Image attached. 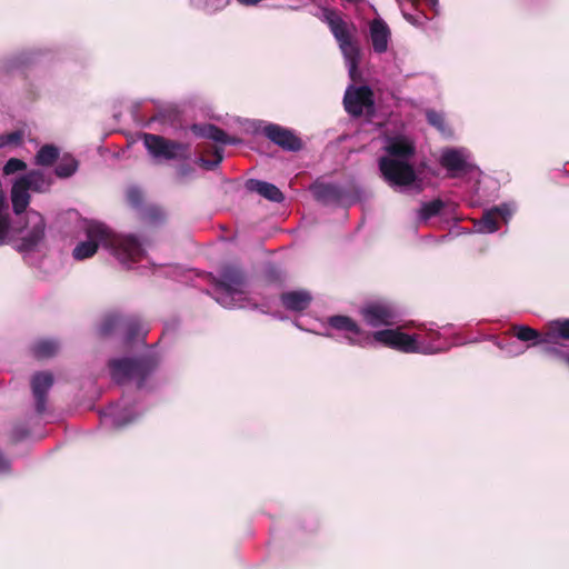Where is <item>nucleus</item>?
I'll return each mask as SVG.
<instances>
[{
    "mask_svg": "<svg viewBox=\"0 0 569 569\" xmlns=\"http://www.w3.org/2000/svg\"><path fill=\"white\" fill-rule=\"evenodd\" d=\"M372 339L395 350L415 353L419 351V345L415 336L401 332L399 329H383L372 333Z\"/></svg>",
    "mask_w": 569,
    "mask_h": 569,
    "instance_id": "nucleus-8",
    "label": "nucleus"
},
{
    "mask_svg": "<svg viewBox=\"0 0 569 569\" xmlns=\"http://www.w3.org/2000/svg\"><path fill=\"white\" fill-rule=\"evenodd\" d=\"M326 18L330 31L338 42L346 41L347 39L351 38L347 23L339 16L330 11Z\"/></svg>",
    "mask_w": 569,
    "mask_h": 569,
    "instance_id": "nucleus-26",
    "label": "nucleus"
},
{
    "mask_svg": "<svg viewBox=\"0 0 569 569\" xmlns=\"http://www.w3.org/2000/svg\"><path fill=\"white\" fill-rule=\"evenodd\" d=\"M405 18H406L408 21H411V22H412V16H410V14H405Z\"/></svg>",
    "mask_w": 569,
    "mask_h": 569,
    "instance_id": "nucleus-46",
    "label": "nucleus"
},
{
    "mask_svg": "<svg viewBox=\"0 0 569 569\" xmlns=\"http://www.w3.org/2000/svg\"><path fill=\"white\" fill-rule=\"evenodd\" d=\"M53 385V376L48 371L37 372L31 378V389L36 411L42 415L47 409V396Z\"/></svg>",
    "mask_w": 569,
    "mask_h": 569,
    "instance_id": "nucleus-11",
    "label": "nucleus"
},
{
    "mask_svg": "<svg viewBox=\"0 0 569 569\" xmlns=\"http://www.w3.org/2000/svg\"><path fill=\"white\" fill-rule=\"evenodd\" d=\"M379 169L383 179L391 186L407 187L412 184L417 178L410 163L390 157L379 159Z\"/></svg>",
    "mask_w": 569,
    "mask_h": 569,
    "instance_id": "nucleus-4",
    "label": "nucleus"
},
{
    "mask_svg": "<svg viewBox=\"0 0 569 569\" xmlns=\"http://www.w3.org/2000/svg\"><path fill=\"white\" fill-rule=\"evenodd\" d=\"M569 341V318L556 319L546 323V339L549 345Z\"/></svg>",
    "mask_w": 569,
    "mask_h": 569,
    "instance_id": "nucleus-17",
    "label": "nucleus"
},
{
    "mask_svg": "<svg viewBox=\"0 0 569 569\" xmlns=\"http://www.w3.org/2000/svg\"><path fill=\"white\" fill-rule=\"evenodd\" d=\"M121 320L122 315L119 313H109L107 315L100 326H99V335L101 337H109L117 332L118 330L121 331Z\"/></svg>",
    "mask_w": 569,
    "mask_h": 569,
    "instance_id": "nucleus-30",
    "label": "nucleus"
},
{
    "mask_svg": "<svg viewBox=\"0 0 569 569\" xmlns=\"http://www.w3.org/2000/svg\"><path fill=\"white\" fill-rule=\"evenodd\" d=\"M127 201L128 203L136 209L138 212L141 210V208L144 207L143 204V192L139 187L132 186L127 189L126 192Z\"/></svg>",
    "mask_w": 569,
    "mask_h": 569,
    "instance_id": "nucleus-35",
    "label": "nucleus"
},
{
    "mask_svg": "<svg viewBox=\"0 0 569 569\" xmlns=\"http://www.w3.org/2000/svg\"><path fill=\"white\" fill-rule=\"evenodd\" d=\"M328 323L336 330L346 331L357 337H360L365 333L358 323L348 316H332L328 319Z\"/></svg>",
    "mask_w": 569,
    "mask_h": 569,
    "instance_id": "nucleus-24",
    "label": "nucleus"
},
{
    "mask_svg": "<svg viewBox=\"0 0 569 569\" xmlns=\"http://www.w3.org/2000/svg\"><path fill=\"white\" fill-rule=\"evenodd\" d=\"M390 37V30L387 23L381 19H375L370 23V38L373 50L377 53L386 52L388 49V41Z\"/></svg>",
    "mask_w": 569,
    "mask_h": 569,
    "instance_id": "nucleus-15",
    "label": "nucleus"
},
{
    "mask_svg": "<svg viewBox=\"0 0 569 569\" xmlns=\"http://www.w3.org/2000/svg\"><path fill=\"white\" fill-rule=\"evenodd\" d=\"M28 220L31 223V228L21 238L20 249L23 251L33 250L43 240L46 232V221L39 212H29Z\"/></svg>",
    "mask_w": 569,
    "mask_h": 569,
    "instance_id": "nucleus-12",
    "label": "nucleus"
},
{
    "mask_svg": "<svg viewBox=\"0 0 569 569\" xmlns=\"http://www.w3.org/2000/svg\"><path fill=\"white\" fill-rule=\"evenodd\" d=\"M6 206V199L2 192H0V212H2L3 208Z\"/></svg>",
    "mask_w": 569,
    "mask_h": 569,
    "instance_id": "nucleus-43",
    "label": "nucleus"
},
{
    "mask_svg": "<svg viewBox=\"0 0 569 569\" xmlns=\"http://www.w3.org/2000/svg\"><path fill=\"white\" fill-rule=\"evenodd\" d=\"M280 301L287 310L301 312L309 308L312 296L307 290H292L281 293Z\"/></svg>",
    "mask_w": 569,
    "mask_h": 569,
    "instance_id": "nucleus-13",
    "label": "nucleus"
},
{
    "mask_svg": "<svg viewBox=\"0 0 569 569\" xmlns=\"http://www.w3.org/2000/svg\"><path fill=\"white\" fill-rule=\"evenodd\" d=\"M262 132L270 141L283 150L295 152L302 149L301 139L292 130L271 123L266 126Z\"/></svg>",
    "mask_w": 569,
    "mask_h": 569,
    "instance_id": "nucleus-10",
    "label": "nucleus"
},
{
    "mask_svg": "<svg viewBox=\"0 0 569 569\" xmlns=\"http://www.w3.org/2000/svg\"><path fill=\"white\" fill-rule=\"evenodd\" d=\"M510 333L525 342H531V346L549 345L546 339V326L542 331H538L531 327L523 325H513L510 328Z\"/></svg>",
    "mask_w": 569,
    "mask_h": 569,
    "instance_id": "nucleus-18",
    "label": "nucleus"
},
{
    "mask_svg": "<svg viewBox=\"0 0 569 569\" xmlns=\"http://www.w3.org/2000/svg\"><path fill=\"white\" fill-rule=\"evenodd\" d=\"M59 159V149L53 144L42 146L36 154V163L39 166H52Z\"/></svg>",
    "mask_w": 569,
    "mask_h": 569,
    "instance_id": "nucleus-31",
    "label": "nucleus"
},
{
    "mask_svg": "<svg viewBox=\"0 0 569 569\" xmlns=\"http://www.w3.org/2000/svg\"><path fill=\"white\" fill-rule=\"evenodd\" d=\"M141 139L148 153L154 160L186 161L191 157V146L189 143L148 132L142 133Z\"/></svg>",
    "mask_w": 569,
    "mask_h": 569,
    "instance_id": "nucleus-3",
    "label": "nucleus"
},
{
    "mask_svg": "<svg viewBox=\"0 0 569 569\" xmlns=\"http://www.w3.org/2000/svg\"><path fill=\"white\" fill-rule=\"evenodd\" d=\"M21 141V133L19 131H13L4 136H0V147H4L8 144H18Z\"/></svg>",
    "mask_w": 569,
    "mask_h": 569,
    "instance_id": "nucleus-39",
    "label": "nucleus"
},
{
    "mask_svg": "<svg viewBox=\"0 0 569 569\" xmlns=\"http://www.w3.org/2000/svg\"><path fill=\"white\" fill-rule=\"evenodd\" d=\"M58 343L53 340H41L33 345L32 352L39 359L54 356L58 351Z\"/></svg>",
    "mask_w": 569,
    "mask_h": 569,
    "instance_id": "nucleus-33",
    "label": "nucleus"
},
{
    "mask_svg": "<svg viewBox=\"0 0 569 569\" xmlns=\"http://www.w3.org/2000/svg\"><path fill=\"white\" fill-rule=\"evenodd\" d=\"M10 220L8 214L0 212V244L4 243V240L9 233Z\"/></svg>",
    "mask_w": 569,
    "mask_h": 569,
    "instance_id": "nucleus-40",
    "label": "nucleus"
},
{
    "mask_svg": "<svg viewBox=\"0 0 569 569\" xmlns=\"http://www.w3.org/2000/svg\"><path fill=\"white\" fill-rule=\"evenodd\" d=\"M121 331L123 332V339L127 343L132 342L141 335H146L143 326L137 316H122Z\"/></svg>",
    "mask_w": 569,
    "mask_h": 569,
    "instance_id": "nucleus-21",
    "label": "nucleus"
},
{
    "mask_svg": "<svg viewBox=\"0 0 569 569\" xmlns=\"http://www.w3.org/2000/svg\"><path fill=\"white\" fill-rule=\"evenodd\" d=\"M246 188L250 192H256V193L260 194L261 197H263L270 201H273V202H282L284 199L283 193L277 186L266 182V181H261V180H257V179H249L246 182Z\"/></svg>",
    "mask_w": 569,
    "mask_h": 569,
    "instance_id": "nucleus-16",
    "label": "nucleus"
},
{
    "mask_svg": "<svg viewBox=\"0 0 569 569\" xmlns=\"http://www.w3.org/2000/svg\"><path fill=\"white\" fill-rule=\"evenodd\" d=\"M212 284L217 295L216 300L224 306H233L236 297L247 291L248 279L243 269L237 264L226 263L220 267L217 277H213Z\"/></svg>",
    "mask_w": 569,
    "mask_h": 569,
    "instance_id": "nucleus-1",
    "label": "nucleus"
},
{
    "mask_svg": "<svg viewBox=\"0 0 569 569\" xmlns=\"http://www.w3.org/2000/svg\"><path fill=\"white\" fill-rule=\"evenodd\" d=\"M156 367L157 361L152 356L112 359L109 361L111 377L117 383L121 385L134 380L138 388L143 387L146 379Z\"/></svg>",
    "mask_w": 569,
    "mask_h": 569,
    "instance_id": "nucleus-2",
    "label": "nucleus"
},
{
    "mask_svg": "<svg viewBox=\"0 0 569 569\" xmlns=\"http://www.w3.org/2000/svg\"><path fill=\"white\" fill-rule=\"evenodd\" d=\"M312 190L316 199L325 203L338 202L345 193L341 187L333 183L315 184Z\"/></svg>",
    "mask_w": 569,
    "mask_h": 569,
    "instance_id": "nucleus-20",
    "label": "nucleus"
},
{
    "mask_svg": "<svg viewBox=\"0 0 569 569\" xmlns=\"http://www.w3.org/2000/svg\"><path fill=\"white\" fill-rule=\"evenodd\" d=\"M87 241L79 242L73 251L72 256L76 260H84L91 258L98 250L99 243L109 240L110 231L101 223H89L86 228Z\"/></svg>",
    "mask_w": 569,
    "mask_h": 569,
    "instance_id": "nucleus-7",
    "label": "nucleus"
},
{
    "mask_svg": "<svg viewBox=\"0 0 569 569\" xmlns=\"http://www.w3.org/2000/svg\"><path fill=\"white\" fill-rule=\"evenodd\" d=\"M443 208L445 202L441 199L425 202L420 209V218L422 220H429L430 218L438 216Z\"/></svg>",
    "mask_w": 569,
    "mask_h": 569,
    "instance_id": "nucleus-34",
    "label": "nucleus"
},
{
    "mask_svg": "<svg viewBox=\"0 0 569 569\" xmlns=\"http://www.w3.org/2000/svg\"><path fill=\"white\" fill-rule=\"evenodd\" d=\"M11 202L12 209L16 214H21L26 211L30 203V194L26 189V184L19 183L18 180L13 183L11 188Z\"/></svg>",
    "mask_w": 569,
    "mask_h": 569,
    "instance_id": "nucleus-22",
    "label": "nucleus"
},
{
    "mask_svg": "<svg viewBox=\"0 0 569 569\" xmlns=\"http://www.w3.org/2000/svg\"><path fill=\"white\" fill-rule=\"evenodd\" d=\"M387 152L390 158H399L398 160L405 161L415 154V147L406 139L397 138L388 144Z\"/></svg>",
    "mask_w": 569,
    "mask_h": 569,
    "instance_id": "nucleus-23",
    "label": "nucleus"
},
{
    "mask_svg": "<svg viewBox=\"0 0 569 569\" xmlns=\"http://www.w3.org/2000/svg\"><path fill=\"white\" fill-rule=\"evenodd\" d=\"M343 106L353 118L361 117L365 111L368 116H372L375 112L373 92L368 86L350 87L345 93Z\"/></svg>",
    "mask_w": 569,
    "mask_h": 569,
    "instance_id": "nucleus-6",
    "label": "nucleus"
},
{
    "mask_svg": "<svg viewBox=\"0 0 569 569\" xmlns=\"http://www.w3.org/2000/svg\"><path fill=\"white\" fill-rule=\"evenodd\" d=\"M502 218V212L499 208H493L483 213L481 220L479 221V229L482 232H495L500 228V219Z\"/></svg>",
    "mask_w": 569,
    "mask_h": 569,
    "instance_id": "nucleus-27",
    "label": "nucleus"
},
{
    "mask_svg": "<svg viewBox=\"0 0 569 569\" xmlns=\"http://www.w3.org/2000/svg\"><path fill=\"white\" fill-rule=\"evenodd\" d=\"M26 168H27V164L24 161H22L18 158H10L3 167V173L12 174L18 171L24 170Z\"/></svg>",
    "mask_w": 569,
    "mask_h": 569,
    "instance_id": "nucleus-38",
    "label": "nucleus"
},
{
    "mask_svg": "<svg viewBox=\"0 0 569 569\" xmlns=\"http://www.w3.org/2000/svg\"><path fill=\"white\" fill-rule=\"evenodd\" d=\"M78 167V160L73 156L66 153L59 159L54 169V173L57 177L62 179L69 178L76 173Z\"/></svg>",
    "mask_w": 569,
    "mask_h": 569,
    "instance_id": "nucleus-28",
    "label": "nucleus"
},
{
    "mask_svg": "<svg viewBox=\"0 0 569 569\" xmlns=\"http://www.w3.org/2000/svg\"><path fill=\"white\" fill-rule=\"evenodd\" d=\"M110 246L113 256L122 264L137 262L144 254L141 242L133 234H127L112 239L110 240Z\"/></svg>",
    "mask_w": 569,
    "mask_h": 569,
    "instance_id": "nucleus-9",
    "label": "nucleus"
},
{
    "mask_svg": "<svg viewBox=\"0 0 569 569\" xmlns=\"http://www.w3.org/2000/svg\"><path fill=\"white\" fill-rule=\"evenodd\" d=\"M18 182L19 183L24 182L26 189L28 191L33 190V191L40 192L43 190V187L46 184V179H44V176L42 172H40L39 170H32L29 173H27L26 176L20 177L18 179Z\"/></svg>",
    "mask_w": 569,
    "mask_h": 569,
    "instance_id": "nucleus-32",
    "label": "nucleus"
},
{
    "mask_svg": "<svg viewBox=\"0 0 569 569\" xmlns=\"http://www.w3.org/2000/svg\"><path fill=\"white\" fill-rule=\"evenodd\" d=\"M426 117L429 124H431L441 132H446L447 128L443 114L435 110H428L426 112Z\"/></svg>",
    "mask_w": 569,
    "mask_h": 569,
    "instance_id": "nucleus-37",
    "label": "nucleus"
},
{
    "mask_svg": "<svg viewBox=\"0 0 569 569\" xmlns=\"http://www.w3.org/2000/svg\"><path fill=\"white\" fill-rule=\"evenodd\" d=\"M26 433L27 432L24 430H19L18 435L14 437V440H21L26 436Z\"/></svg>",
    "mask_w": 569,
    "mask_h": 569,
    "instance_id": "nucleus-44",
    "label": "nucleus"
},
{
    "mask_svg": "<svg viewBox=\"0 0 569 569\" xmlns=\"http://www.w3.org/2000/svg\"><path fill=\"white\" fill-rule=\"evenodd\" d=\"M191 131L194 136L199 138L210 139L216 142L224 143V144H234L237 143L236 138H230L226 131L217 127L216 124L206 123V124H192Z\"/></svg>",
    "mask_w": 569,
    "mask_h": 569,
    "instance_id": "nucleus-14",
    "label": "nucleus"
},
{
    "mask_svg": "<svg viewBox=\"0 0 569 569\" xmlns=\"http://www.w3.org/2000/svg\"><path fill=\"white\" fill-rule=\"evenodd\" d=\"M440 164L451 172H462L466 171L468 167L463 152L453 148L447 149L442 152Z\"/></svg>",
    "mask_w": 569,
    "mask_h": 569,
    "instance_id": "nucleus-19",
    "label": "nucleus"
},
{
    "mask_svg": "<svg viewBox=\"0 0 569 569\" xmlns=\"http://www.w3.org/2000/svg\"><path fill=\"white\" fill-rule=\"evenodd\" d=\"M223 160V150L221 148L214 147L212 151V159H206L201 157L199 159L200 166L207 170H213L217 168L221 161Z\"/></svg>",
    "mask_w": 569,
    "mask_h": 569,
    "instance_id": "nucleus-36",
    "label": "nucleus"
},
{
    "mask_svg": "<svg viewBox=\"0 0 569 569\" xmlns=\"http://www.w3.org/2000/svg\"><path fill=\"white\" fill-rule=\"evenodd\" d=\"M190 170H191V168H190L189 166H184V167H181V168H180V171H181V173H183V174H184V173H187V172H188V171H190Z\"/></svg>",
    "mask_w": 569,
    "mask_h": 569,
    "instance_id": "nucleus-45",
    "label": "nucleus"
},
{
    "mask_svg": "<svg viewBox=\"0 0 569 569\" xmlns=\"http://www.w3.org/2000/svg\"><path fill=\"white\" fill-rule=\"evenodd\" d=\"M9 469V460L0 452V471H8Z\"/></svg>",
    "mask_w": 569,
    "mask_h": 569,
    "instance_id": "nucleus-42",
    "label": "nucleus"
},
{
    "mask_svg": "<svg viewBox=\"0 0 569 569\" xmlns=\"http://www.w3.org/2000/svg\"><path fill=\"white\" fill-rule=\"evenodd\" d=\"M349 340H350L351 343H356L357 342V340L355 338H352V337H349Z\"/></svg>",
    "mask_w": 569,
    "mask_h": 569,
    "instance_id": "nucleus-47",
    "label": "nucleus"
},
{
    "mask_svg": "<svg viewBox=\"0 0 569 569\" xmlns=\"http://www.w3.org/2000/svg\"><path fill=\"white\" fill-rule=\"evenodd\" d=\"M360 315L370 327H391L399 321L397 309L389 302L371 301L360 309Z\"/></svg>",
    "mask_w": 569,
    "mask_h": 569,
    "instance_id": "nucleus-5",
    "label": "nucleus"
},
{
    "mask_svg": "<svg viewBox=\"0 0 569 569\" xmlns=\"http://www.w3.org/2000/svg\"><path fill=\"white\" fill-rule=\"evenodd\" d=\"M545 351L547 355L553 357L557 361L561 362L565 365V357L563 356H568L569 352H565L562 351L561 349L557 348V347H546L545 348Z\"/></svg>",
    "mask_w": 569,
    "mask_h": 569,
    "instance_id": "nucleus-41",
    "label": "nucleus"
},
{
    "mask_svg": "<svg viewBox=\"0 0 569 569\" xmlns=\"http://www.w3.org/2000/svg\"><path fill=\"white\" fill-rule=\"evenodd\" d=\"M339 46L345 57L350 61V74L352 77L360 59L359 48L352 40V37L347 39L346 41L339 42Z\"/></svg>",
    "mask_w": 569,
    "mask_h": 569,
    "instance_id": "nucleus-29",
    "label": "nucleus"
},
{
    "mask_svg": "<svg viewBox=\"0 0 569 569\" xmlns=\"http://www.w3.org/2000/svg\"><path fill=\"white\" fill-rule=\"evenodd\" d=\"M139 219L150 226H159L166 221L163 209L157 204H146L138 212Z\"/></svg>",
    "mask_w": 569,
    "mask_h": 569,
    "instance_id": "nucleus-25",
    "label": "nucleus"
}]
</instances>
